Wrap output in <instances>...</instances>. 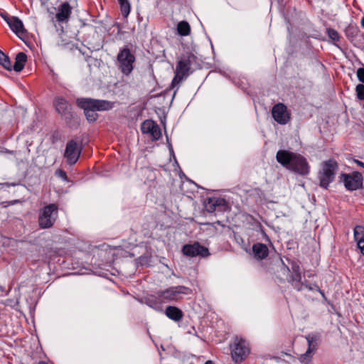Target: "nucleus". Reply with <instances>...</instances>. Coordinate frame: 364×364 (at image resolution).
I'll list each match as a JSON object with an SVG mask.
<instances>
[{
  "label": "nucleus",
  "mask_w": 364,
  "mask_h": 364,
  "mask_svg": "<svg viewBox=\"0 0 364 364\" xmlns=\"http://www.w3.org/2000/svg\"><path fill=\"white\" fill-rule=\"evenodd\" d=\"M276 159L284 168L298 174L307 175L310 171L306 159L300 154L279 150L276 154Z\"/></svg>",
  "instance_id": "nucleus-1"
},
{
  "label": "nucleus",
  "mask_w": 364,
  "mask_h": 364,
  "mask_svg": "<svg viewBox=\"0 0 364 364\" xmlns=\"http://www.w3.org/2000/svg\"><path fill=\"white\" fill-rule=\"evenodd\" d=\"M114 102L108 100L81 98L77 100L78 107L84 110L87 119L93 122L98 118L97 111H107L114 107Z\"/></svg>",
  "instance_id": "nucleus-2"
},
{
  "label": "nucleus",
  "mask_w": 364,
  "mask_h": 364,
  "mask_svg": "<svg viewBox=\"0 0 364 364\" xmlns=\"http://www.w3.org/2000/svg\"><path fill=\"white\" fill-rule=\"evenodd\" d=\"M230 349L232 359L235 363L243 361L250 352L247 341L239 336L233 338L232 343L230 345Z\"/></svg>",
  "instance_id": "nucleus-3"
},
{
  "label": "nucleus",
  "mask_w": 364,
  "mask_h": 364,
  "mask_svg": "<svg viewBox=\"0 0 364 364\" xmlns=\"http://www.w3.org/2000/svg\"><path fill=\"white\" fill-rule=\"evenodd\" d=\"M337 168L338 164L333 159H329L322 164L321 168L318 173L321 187L326 189L328 188V185L334 180L335 172Z\"/></svg>",
  "instance_id": "nucleus-4"
},
{
  "label": "nucleus",
  "mask_w": 364,
  "mask_h": 364,
  "mask_svg": "<svg viewBox=\"0 0 364 364\" xmlns=\"http://www.w3.org/2000/svg\"><path fill=\"white\" fill-rule=\"evenodd\" d=\"M135 57L128 48L121 49L117 56L118 69L125 75H129L134 69Z\"/></svg>",
  "instance_id": "nucleus-5"
},
{
  "label": "nucleus",
  "mask_w": 364,
  "mask_h": 364,
  "mask_svg": "<svg viewBox=\"0 0 364 364\" xmlns=\"http://www.w3.org/2000/svg\"><path fill=\"white\" fill-rule=\"evenodd\" d=\"M58 210V205L55 204L45 206L39 213V226L43 229L51 228L57 220Z\"/></svg>",
  "instance_id": "nucleus-6"
},
{
  "label": "nucleus",
  "mask_w": 364,
  "mask_h": 364,
  "mask_svg": "<svg viewBox=\"0 0 364 364\" xmlns=\"http://www.w3.org/2000/svg\"><path fill=\"white\" fill-rule=\"evenodd\" d=\"M291 269L293 272L294 273V275H289V269L287 266L282 264L280 266V269L279 273H282V274L284 276L286 275V277H282V275L279 274V277L281 279H287L289 282H291L292 286L297 290V291H301L303 289V285L304 283L301 282V274L300 272V267L298 264H294L291 266Z\"/></svg>",
  "instance_id": "nucleus-7"
},
{
  "label": "nucleus",
  "mask_w": 364,
  "mask_h": 364,
  "mask_svg": "<svg viewBox=\"0 0 364 364\" xmlns=\"http://www.w3.org/2000/svg\"><path fill=\"white\" fill-rule=\"evenodd\" d=\"M190 69V60L187 58L180 59L176 64L175 76L172 80L171 86L174 87L186 79L189 75Z\"/></svg>",
  "instance_id": "nucleus-8"
},
{
  "label": "nucleus",
  "mask_w": 364,
  "mask_h": 364,
  "mask_svg": "<svg viewBox=\"0 0 364 364\" xmlns=\"http://www.w3.org/2000/svg\"><path fill=\"white\" fill-rule=\"evenodd\" d=\"M81 146L74 140H70L66 144L64 157L69 165L76 164L81 154Z\"/></svg>",
  "instance_id": "nucleus-9"
},
{
  "label": "nucleus",
  "mask_w": 364,
  "mask_h": 364,
  "mask_svg": "<svg viewBox=\"0 0 364 364\" xmlns=\"http://www.w3.org/2000/svg\"><path fill=\"white\" fill-rule=\"evenodd\" d=\"M306 339L308 343V349L305 353L301 355L300 360L302 363H308L317 349L320 342V336L316 333H310L306 336Z\"/></svg>",
  "instance_id": "nucleus-10"
},
{
  "label": "nucleus",
  "mask_w": 364,
  "mask_h": 364,
  "mask_svg": "<svg viewBox=\"0 0 364 364\" xmlns=\"http://www.w3.org/2000/svg\"><path fill=\"white\" fill-rule=\"evenodd\" d=\"M182 252L184 255L191 257H205L210 255L208 249L201 245L198 242H196L193 244L185 245L182 248Z\"/></svg>",
  "instance_id": "nucleus-11"
},
{
  "label": "nucleus",
  "mask_w": 364,
  "mask_h": 364,
  "mask_svg": "<svg viewBox=\"0 0 364 364\" xmlns=\"http://www.w3.org/2000/svg\"><path fill=\"white\" fill-rule=\"evenodd\" d=\"M1 16L7 23L12 31L20 38L25 36L26 31L23 27V22L18 17L10 16L7 14H1Z\"/></svg>",
  "instance_id": "nucleus-12"
},
{
  "label": "nucleus",
  "mask_w": 364,
  "mask_h": 364,
  "mask_svg": "<svg viewBox=\"0 0 364 364\" xmlns=\"http://www.w3.org/2000/svg\"><path fill=\"white\" fill-rule=\"evenodd\" d=\"M188 288L183 286L173 287L159 293V296L162 301L177 300L181 294H188Z\"/></svg>",
  "instance_id": "nucleus-13"
},
{
  "label": "nucleus",
  "mask_w": 364,
  "mask_h": 364,
  "mask_svg": "<svg viewBox=\"0 0 364 364\" xmlns=\"http://www.w3.org/2000/svg\"><path fill=\"white\" fill-rule=\"evenodd\" d=\"M344 185L348 190L355 191L363 186V176L360 172L354 171L351 174H345Z\"/></svg>",
  "instance_id": "nucleus-14"
},
{
  "label": "nucleus",
  "mask_w": 364,
  "mask_h": 364,
  "mask_svg": "<svg viewBox=\"0 0 364 364\" xmlns=\"http://www.w3.org/2000/svg\"><path fill=\"white\" fill-rule=\"evenodd\" d=\"M272 114L274 120L280 124H286L290 119L286 106L282 103L272 107Z\"/></svg>",
  "instance_id": "nucleus-15"
},
{
  "label": "nucleus",
  "mask_w": 364,
  "mask_h": 364,
  "mask_svg": "<svg viewBox=\"0 0 364 364\" xmlns=\"http://www.w3.org/2000/svg\"><path fill=\"white\" fill-rule=\"evenodd\" d=\"M141 129L144 134H149L154 140L161 136L160 127L153 120H145L141 124Z\"/></svg>",
  "instance_id": "nucleus-16"
},
{
  "label": "nucleus",
  "mask_w": 364,
  "mask_h": 364,
  "mask_svg": "<svg viewBox=\"0 0 364 364\" xmlns=\"http://www.w3.org/2000/svg\"><path fill=\"white\" fill-rule=\"evenodd\" d=\"M227 205L226 200L222 198H210L205 204L208 212L213 213L217 210H223Z\"/></svg>",
  "instance_id": "nucleus-17"
},
{
  "label": "nucleus",
  "mask_w": 364,
  "mask_h": 364,
  "mask_svg": "<svg viewBox=\"0 0 364 364\" xmlns=\"http://www.w3.org/2000/svg\"><path fill=\"white\" fill-rule=\"evenodd\" d=\"M72 13V9L68 2L63 3L58 8L55 18L58 22H67Z\"/></svg>",
  "instance_id": "nucleus-18"
},
{
  "label": "nucleus",
  "mask_w": 364,
  "mask_h": 364,
  "mask_svg": "<svg viewBox=\"0 0 364 364\" xmlns=\"http://www.w3.org/2000/svg\"><path fill=\"white\" fill-rule=\"evenodd\" d=\"M54 106L56 111L61 115H67L70 114V105L63 97H57L54 100Z\"/></svg>",
  "instance_id": "nucleus-19"
},
{
  "label": "nucleus",
  "mask_w": 364,
  "mask_h": 364,
  "mask_svg": "<svg viewBox=\"0 0 364 364\" xmlns=\"http://www.w3.org/2000/svg\"><path fill=\"white\" fill-rule=\"evenodd\" d=\"M252 251L254 257L257 259H263L268 256L269 250L266 245L257 243L253 245Z\"/></svg>",
  "instance_id": "nucleus-20"
},
{
  "label": "nucleus",
  "mask_w": 364,
  "mask_h": 364,
  "mask_svg": "<svg viewBox=\"0 0 364 364\" xmlns=\"http://www.w3.org/2000/svg\"><path fill=\"white\" fill-rule=\"evenodd\" d=\"M165 313L170 319L175 321H180L183 317L182 311L176 306H168Z\"/></svg>",
  "instance_id": "nucleus-21"
},
{
  "label": "nucleus",
  "mask_w": 364,
  "mask_h": 364,
  "mask_svg": "<svg viewBox=\"0 0 364 364\" xmlns=\"http://www.w3.org/2000/svg\"><path fill=\"white\" fill-rule=\"evenodd\" d=\"M27 61V55L23 53L20 52L17 53L15 58V63L14 65V70L16 72H21L26 65Z\"/></svg>",
  "instance_id": "nucleus-22"
},
{
  "label": "nucleus",
  "mask_w": 364,
  "mask_h": 364,
  "mask_svg": "<svg viewBox=\"0 0 364 364\" xmlns=\"http://www.w3.org/2000/svg\"><path fill=\"white\" fill-rule=\"evenodd\" d=\"M178 33L182 36H188L191 32V27L187 21H183L177 25Z\"/></svg>",
  "instance_id": "nucleus-23"
},
{
  "label": "nucleus",
  "mask_w": 364,
  "mask_h": 364,
  "mask_svg": "<svg viewBox=\"0 0 364 364\" xmlns=\"http://www.w3.org/2000/svg\"><path fill=\"white\" fill-rule=\"evenodd\" d=\"M120 5V10L124 17H127L130 13L131 5L129 0H117Z\"/></svg>",
  "instance_id": "nucleus-24"
},
{
  "label": "nucleus",
  "mask_w": 364,
  "mask_h": 364,
  "mask_svg": "<svg viewBox=\"0 0 364 364\" xmlns=\"http://www.w3.org/2000/svg\"><path fill=\"white\" fill-rule=\"evenodd\" d=\"M0 64L6 70H11L12 65L9 58L0 50Z\"/></svg>",
  "instance_id": "nucleus-25"
},
{
  "label": "nucleus",
  "mask_w": 364,
  "mask_h": 364,
  "mask_svg": "<svg viewBox=\"0 0 364 364\" xmlns=\"http://www.w3.org/2000/svg\"><path fill=\"white\" fill-rule=\"evenodd\" d=\"M364 226L357 225L354 228V238L355 240L364 239Z\"/></svg>",
  "instance_id": "nucleus-26"
},
{
  "label": "nucleus",
  "mask_w": 364,
  "mask_h": 364,
  "mask_svg": "<svg viewBox=\"0 0 364 364\" xmlns=\"http://www.w3.org/2000/svg\"><path fill=\"white\" fill-rule=\"evenodd\" d=\"M356 97L359 100H364V85L358 84L355 87Z\"/></svg>",
  "instance_id": "nucleus-27"
},
{
  "label": "nucleus",
  "mask_w": 364,
  "mask_h": 364,
  "mask_svg": "<svg viewBox=\"0 0 364 364\" xmlns=\"http://www.w3.org/2000/svg\"><path fill=\"white\" fill-rule=\"evenodd\" d=\"M327 34H328V36L333 41H339L340 36H339L338 33L335 29L328 28Z\"/></svg>",
  "instance_id": "nucleus-28"
},
{
  "label": "nucleus",
  "mask_w": 364,
  "mask_h": 364,
  "mask_svg": "<svg viewBox=\"0 0 364 364\" xmlns=\"http://www.w3.org/2000/svg\"><path fill=\"white\" fill-rule=\"evenodd\" d=\"M304 287L305 288L308 289L309 290L317 291L318 292H319L321 294V295L322 296L323 298H324V299L326 298L324 292L319 288V287L318 285L314 284L313 286H311V285H308V284L304 283L303 287Z\"/></svg>",
  "instance_id": "nucleus-29"
},
{
  "label": "nucleus",
  "mask_w": 364,
  "mask_h": 364,
  "mask_svg": "<svg viewBox=\"0 0 364 364\" xmlns=\"http://www.w3.org/2000/svg\"><path fill=\"white\" fill-rule=\"evenodd\" d=\"M356 74H357V77L358 78V80L364 83V68H360L357 70L356 71Z\"/></svg>",
  "instance_id": "nucleus-30"
},
{
  "label": "nucleus",
  "mask_w": 364,
  "mask_h": 364,
  "mask_svg": "<svg viewBox=\"0 0 364 364\" xmlns=\"http://www.w3.org/2000/svg\"><path fill=\"white\" fill-rule=\"evenodd\" d=\"M55 174L60 177L62 179H63L64 181H68V176H67V174L66 173L62 170V169H58L56 170L55 171Z\"/></svg>",
  "instance_id": "nucleus-31"
},
{
  "label": "nucleus",
  "mask_w": 364,
  "mask_h": 364,
  "mask_svg": "<svg viewBox=\"0 0 364 364\" xmlns=\"http://www.w3.org/2000/svg\"><path fill=\"white\" fill-rule=\"evenodd\" d=\"M357 243L360 252L364 255V239L358 240Z\"/></svg>",
  "instance_id": "nucleus-32"
},
{
  "label": "nucleus",
  "mask_w": 364,
  "mask_h": 364,
  "mask_svg": "<svg viewBox=\"0 0 364 364\" xmlns=\"http://www.w3.org/2000/svg\"><path fill=\"white\" fill-rule=\"evenodd\" d=\"M353 162L355 163L358 166L364 168V163L363 162H362L358 159H353Z\"/></svg>",
  "instance_id": "nucleus-33"
},
{
  "label": "nucleus",
  "mask_w": 364,
  "mask_h": 364,
  "mask_svg": "<svg viewBox=\"0 0 364 364\" xmlns=\"http://www.w3.org/2000/svg\"><path fill=\"white\" fill-rule=\"evenodd\" d=\"M205 364H214V363H213V361H211V360H208V361H206V362H205Z\"/></svg>",
  "instance_id": "nucleus-34"
},
{
  "label": "nucleus",
  "mask_w": 364,
  "mask_h": 364,
  "mask_svg": "<svg viewBox=\"0 0 364 364\" xmlns=\"http://www.w3.org/2000/svg\"><path fill=\"white\" fill-rule=\"evenodd\" d=\"M361 25L364 28V17L361 20Z\"/></svg>",
  "instance_id": "nucleus-35"
},
{
  "label": "nucleus",
  "mask_w": 364,
  "mask_h": 364,
  "mask_svg": "<svg viewBox=\"0 0 364 364\" xmlns=\"http://www.w3.org/2000/svg\"><path fill=\"white\" fill-rule=\"evenodd\" d=\"M38 364H47V363H46V362L41 361V362H39V363H38Z\"/></svg>",
  "instance_id": "nucleus-36"
}]
</instances>
